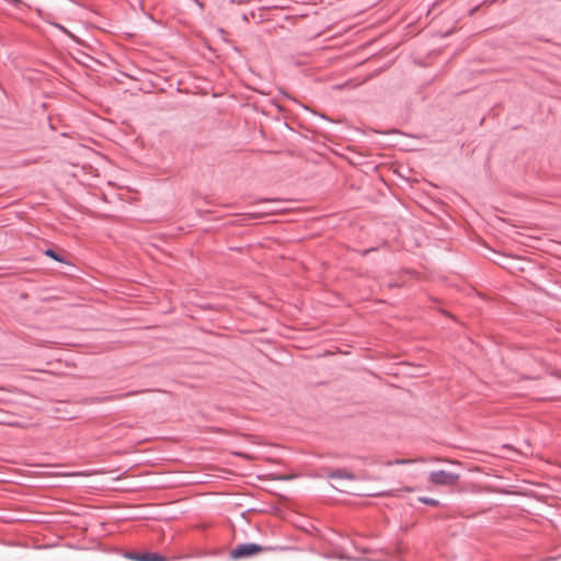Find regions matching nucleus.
Wrapping results in <instances>:
<instances>
[{
    "label": "nucleus",
    "instance_id": "obj_1",
    "mask_svg": "<svg viewBox=\"0 0 561 561\" xmlns=\"http://www.w3.org/2000/svg\"><path fill=\"white\" fill-rule=\"evenodd\" d=\"M459 480V474L445 470L432 471L428 476V481L434 485L455 486Z\"/></svg>",
    "mask_w": 561,
    "mask_h": 561
},
{
    "label": "nucleus",
    "instance_id": "obj_2",
    "mask_svg": "<svg viewBox=\"0 0 561 561\" xmlns=\"http://www.w3.org/2000/svg\"><path fill=\"white\" fill-rule=\"evenodd\" d=\"M263 550L264 548L256 543H242L230 551V557L232 559H242L260 553Z\"/></svg>",
    "mask_w": 561,
    "mask_h": 561
},
{
    "label": "nucleus",
    "instance_id": "obj_3",
    "mask_svg": "<svg viewBox=\"0 0 561 561\" xmlns=\"http://www.w3.org/2000/svg\"><path fill=\"white\" fill-rule=\"evenodd\" d=\"M141 392H142V390H136V391H129V392L119 393V394H112V396H107V397H92V398L85 399V402L102 403V402H107V401H115V400L125 399L127 397L136 396Z\"/></svg>",
    "mask_w": 561,
    "mask_h": 561
},
{
    "label": "nucleus",
    "instance_id": "obj_4",
    "mask_svg": "<svg viewBox=\"0 0 561 561\" xmlns=\"http://www.w3.org/2000/svg\"><path fill=\"white\" fill-rule=\"evenodd\" d=\"M126 557L130 560L135 561H165L167 559L162 557L159 553H137V552H129L126 554Z\"/></svg>",
    "mask_w": 561,
    "mask_h": 561
},
{
    "label": "nucleus",
    "instance_id": "obj_5",
    "mask_svg": "<svg viewBox=\"0 0 561 561\" xmlns=\"http://www.w3.org/2000/svg\"><path fill=\"white\" fill-rule=\"evenodd\" d=\"M328 478L330 479H347V480H355L356 476L348 471L345 468H339L334 469L328 472Z\"/></svg>",
    "mask_w": 561,
    "mask_h": 561
},
{
    "label": "nucleus",
    "instance_id": "obj_6",
    "mask_svg": "<svg viewBox=\"0 0 561 561\" xmlns=\"http://www.w3.org/2000/svg\"><path fill=\"white\" fill-rule=\"evenodd\" d=\"M44 254L59 263L64 264H70V261L67 259V256L64 254L62 250H56L53 248H48L44 251Z\"/></svg>",
    "mask_w": 561,
    "mask_h": 561
},
{
    "label": "nucleus",
    "instance_id": "obj_7",
    "mask_svg": "<svg viewBox=\"0 0 561 561\" xmlns=\"http://www.w3.org/2000/svg\"><path fill=\"white\" fill-rule=\"evenodd\" d=\"M419 501L424 503V504H427V505H431V506H438L439 502L437 500H434V499H431V497H419Z\"/></svg>",
    "mask_w": 561,
    "mask_h": 561
},
{
    "label": "nucleus",
    "instance_id": "obj_8",
    "mask_svg": "<svg viewBox=\"0 0 561 561\" xmlns=\"http://www.w3.org/2000/svg\"><path fill=\"white\" fill-rule=\"evenodd\" d=\"M3 1L13 7H19L22 3V0H3Z\"/></svg>",
    "mask_w": 561,
    "mask_h": 561
},
{
    "label": "nucleus",
    "instance_id": "obj_9",
    "mask_svg": "<svg viewBox=\"0 0 561 561\" xmlns=\"http://www.w3.org/2000/svg\"><path fill=\"white\" fill-rule=\"evenodd\" d=\"M479 8H480V4H478V5L473 7V8H471V9L469 10L468 14H469L470 16L474 15V13L479 10Z\"/></svg>",
    "mask_w": 561,
    "mask_h": 561
},
{
    "label": "nucleus",
    "instance_id": "obj_10",
    "mask_svg": "<svg viewBox=\"0 0 561 561\" xmlns=\"http://www.w3.org/2000/svg\"><path fill=\"white\" fill-rule=\"evenodd\" d=\"M407 462H409V460H407V459H397V460L394 461V463H399V465H401V463H407Z\"/></svg>",
    "mask_w": 561,
    "mask_h": 561
}]
</instances>
